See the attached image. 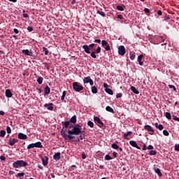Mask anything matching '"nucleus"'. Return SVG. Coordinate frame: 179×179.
<instances>
[{
    "instance_id": "obj_1",
    "label": "nucleus",
    "mask_w": 179,
    "mask_h": 179,
    "mask_svg": "<svg viewBox=\"0 0 179 179\" xmlns=\"http://www.w3.org/2000/svg\"><path fill=\"white\" fill-rule=\"evenodd\" d=\"M63 125H64L65 127H63V129L61 131V135L63 136L64 139L66 141H73V139H76V136H79L80 133H83V131L79 127H73V129L68 130L67 134H66V131H67V129L69 127L70 122L66 121L62 122Z\"/></svg>"
},
{
    "instance_id": "obj_2",
    "label": "nucleus",
    "mask_w": 179,
    "mask_h": 179,
    "mask_svg": "<svg viewBox=\"0 0 179 179\" xmlns=\"http://www.w3.org/2000/svg\"><path fill=\"white\" fill-rule=\"evenodd\" d=\"M28 166H29V164L24 160H17L13 163V168L27 167Z\"/></svg>"
},
{
    "instance_id": "obj_3",
    "label": "nucleus",
    "mask_w": 179,
    "mask_h": 179,
    "mask_svg": "<svg viewBox=\"0 0 179 179\" xmlns=\"http://www.w3.org/2000/svg\"><path fill=\"white\" fill-rule=\"evenodd\" d=\"M73 89L76 92H80L83 90V86L79 85L78 82L73 83Z\"/></svg>"
},
{
    "instance_id": "obj_4",
    "label": "nucleus",
    "mask_w": 179,
    "mask_h": 179,
    "mask_svg": "<svg viewBox=\"0 0 179 179\" xmlns=\"http://www.w3.org/2000/svg\"><path fill=\"white\" fill-rule=\"evenodd\" d=\"M22 53L24 55H27V56H30V57H36V55L34 54L33 52H32V50H28V49H26V50H22Z\"/></svg>"
},
{
    "instance_id": "obj_5",
    "label": "nucleus",
    "mask_w": 179,
    "mask_h": 179,
    "mask_svg": "<svg viewBox=\"0 0 179 179\" xmlns=\"http://www.w3.org/2000/svg\"><path fill=\"white\" fill-rule=\"evenodd\" d=\"M125 52H126L125 46L119 45L118 47L119 55L124 56L125 55Z\"/></svg>"
},
{
    "instance_id": "obj_6",
    "label": "nucleus",
    "mask_w": 179,
    "mask_h": 179,
    "mask_svg": "<svg viewBox=\"0 0 179 179\" xmlns=\"http://www.w3.org/2000/svg\"><path fill=\"white\" fill-rule=\"evenodd\" d=\"M108 87L110 86L108 85V83H103V87L105 88L106 92L110 95H113V92L112 91V90H110V88H108Z\"/></svg>"
},
{
    "instance_id": "obj_7",
    "label": "nucleus",
    "mask_w": 179,
    "mask_h": 179,
    "mask_svg": "<svg viewBox=\"0 0 179 179\" xmlns=\"http://www.w3.org/2000/svg\"><path fill=\"white\" fill-rule=\"evenodd\" d=\"M144 129L147 131H149L150 135H154V132H155L154 129L150 125H145Z\"/></svg>"
},
{
    "instance_id": "obj_8",
    "label": "nucleus",
    "mask_w": 179,
    "mask_h": 179,
    "mask_svg": "<svg viewBox=\"0 0 179 179\" xmlns=\"http://www.w3.org/2000/svg\"><path fill=\"white\" fill-rule=\"evenodd\" d=\"M94 120L95 122H97V123L99 124L98 126H99V127H104V122H103L100 120V117H94Z\"/></svg>"
},
{
    "instance_id": "obj_9",
    "label": "nucleus",
    "mask_w": 179,
    "mask_h": 179,
    "mask_svg": "<svg viewBox=\"0 0 179 179\" xmlns=\"http://www.w3.org/2000/svg\"><path fill=\"white\" fill-rule=\"evenodd\" d=\"M53 159L56 162L59 161L61 159V152H56L55 155H53Z\"/></svg>"
},
{
    "instance_id": "obj_10",
    "label": "nucleus",
    "mask_w": 179,
    "mask_h": 179,
    "mask_svg": "<svg viewBox=\"0 0 179 179\" xmlns=\"http://www.w3.org/2000/svg\"><path fill=\"white\" fill-rule=\"evenodd\" d=\"M129 144H130L131 146L134 147L135 148H136V149H138V150H141V147H139V146L138 145V144L136 143V141H134V140H131V141H129Z\"/></svg>"
},
{
    "instance_id": "obj_11",
    "label": "nucleus",
    "mask_w": 179,
    "mask_h": 179,
    "mask_svg": "<svg viewBox=\"0 0 179 179\" xmlns=\"http://www.w3.org/2000/svg\"><path fill=\"white\" fill-rule=\"evenodd\" d=\"M53 103H45L44 107L47 108L48 110H53L54 107H52Z\"/></svg>"
},
{
    "instance_id": "obj_12",
    "label": "nucleus",
    "mask_w": 179,
    "mask_h": 179,
    "mask_svg": "<svg viewBox=\"0 0 179 179\" xmlns=\"http://www.w3.org/2000/svg\"><path fill=\"white\" fill-rule=\"evenodd\" d=\"M27 135H26V134H22V133H19L18 134V138L20 139V140H27Z\"/></svg>"
},
{
    "instance_id": "obj_13",
    "label": "nucleus",
    "mask_w": 179,
    "mask_h": 179,
    "mask_svg": "<svg viewBox=\"0 0 179 179\" xmlns=\"http://www.w3.org/2000/svg\"><path fill=\"white\" fill-rule=\"evenodd\" d=\"M132 135V131H127L126 134H123V138L125 139V140H127V141H129V138L128 136Z\"/></svg>"
},
{
    "instance_id": "obj_14",
    "label": "nucleus",
    "mask_w": 179,
    "mask_h": 179,
    "mask_svg": "<svg viewBox=\"0 0 179 179\" xmlns=\"http://www.w3.org/2000/svg\"><path fill=\"white\" fill-rule=\"evenodd\" d=\"M83 48L84 50V51L87 53V54H90V45H83Z\"/></svg>"
},
{
    "instance_id": "obj_15",
    "label": "nucleus",
    "mask_w": 179,
    "mask_h": 179,
    "mask_svg": "<svg viewBox=\"0 0 179 179\" xmlns=\"http://www.w3.org/2000/svg\"><path fill=\"white\" fill-rule=\"evenodd\" d=\"M34 148H43V145L41 142L38 141L34 143Z\"/></svg>"
},
{
    "instance_id": "obj_16",
    "label": "nucleus",
    "mask_w": 179,
    "mask_h": 179,
    "mask_svg": "<svg viewBox=\"0 0 179 179\" xmlns=\"http://www.w3.org/2000/svg\"><path fill=\"white\" fill-rule=\"evenodd\" d=\"M143 59V55H140L138 58L137 61L138 62L139 65L143 66V62H142V59Z\"/></svg>"
},
{
    "instance_id": "obj_17",
    "label": "nucleus",
    "mask_w": 179,
    "mask_h": 179,
    "mask_svg": "<svg viewBox=\"0 0 179 179\" xmlns=\"http://www.w3.org/2000/svg\"><path fill=\"white\" fill-rule=\"evenodd\" d=\"M45 159H44V158H41V161H42V162H43V165L44 166H46L48 165V159H49V158H48V157L45 156Z\"/></svg>"
},
{
    "instance_id": "obj_18",
    "label": "nucleus",
    "mask_w": 179,
    "mask_h": 179,
    "mask_svg": "<svg viewBox=\"0 0 179 179\" xmlns=\"http://www.w3.org/2000/svg\"><path fill=\"white\" fill-rule=\"evenodd\" d=\"M154 171L158 175V176L162 177L163 176L162 172H161V169H160L155 167L154 168Z\"/></svg>"
},
{
    "instance_id": "obj_19",
    "label": "nucleus",
    "mask_w": 179,
    "mask_h": 179,
    "mask_svg": "<svg viewBox=\"0 0 179 179\" xmlns=\"http://www.w3.org/2000/svg\"><path fill=\"white\" fill-rule=\"evenodd\" d=\"M12 96H13L12 91L10 90H6V96L7 98H11Z\"/></svg>"
},
{
    "instance_id": "obj_20",
    "label": "nucleus",
    "mask_w": 179,
    "mask_h": 179,
    "mask_svg": "<svg viewBox=\"0 0 179 179\" xmlns=\"http://www.w3.org/2000/svg\"><path fill=\"white\" fill-rule=\"evenodd\" d=\"M130 90L132 91V92L135 94H139V91L136 90V87L131 86L130 87Z\"/></svg>"
},
{
    "instance_id": "obj_21",
    "label": "nucleus",
    "mask_w": 179,
    "mask_h": 179,
    "mask_svg": "<svg viewBox=\"0 0 179 179\" xmlns=\"http://www.w3.org/2000/svg\"><path fill=\"white\" fill-rule=\"evenodd\" d=\"M71 123L76 124L77 122V117L76 115L71 117L70 121H69Z\"/></svg>"
},
{
    "instance_id": "obj_22",
    "label": "nucleus",
    "mask_w": 179,
    "mask_h": 179,
    "mask_svg": "<svg viewBox=\"0 0 179 179\" xmlns=\"http://www.w3.org/2000/svg\"><path fill=\"white\" fill-rule=\"evenodd\" d=\"M51 92V89L48 86L45 87V94L48 95Z\"/></svg>"
},
{
    "instance_id": "obj_23",
    "label": "nucleus",
    "mask_w": 179,
    "mask_h": 179,
    "mask_svg": "<svg viewBox=\"0 0 179 179\" xmlns=\"http://www.w3.org/2000/svg\"><path fill=\"white\" fill-rule=\"evenodd\" d=\"M106 110H107L108 112L112 113V114H115L114 109H113L110 106H107L106 107Z\"/></svg>"
},
{
    "instance_id": "obj_24",
    "label": "nucleus",
    "mask_w": 179,
    "mask_h": 179,
    "mask_svg": "<svg viewBox=\"0 0 179 179\" xmlns=\"http://www.w3.org/2000/svg\"><path fill=\"white\" fill-rule=\"evenodd\" d=\"M155 127L157 129H159V131H162V129H164V128L162 124H159V123H157V122L155 123Z\"/></svg>"
},
{
    "instance_id": "obj_25",
    "label": "nucleus",
    "mask_w": 179,
    "mask_h": 179,
    "mask_svg": "<svg viewBox=\"0 0 179 179\" xmlns=\"http://www.w3.org/2000/svg\"><path fill=\"white\" fill-rule=\"evenodd\" d=\"M81 131H83V132L79 134V135H80L79 138H80V140L83 141V139H85V131L81 130Z\"/></svg>"
},
{
    "instance_id": "obj_26",
    "label": "nucleus",
    "mask_w": 179,
    "mask_h": 179,
    "mask_svg": "<svg viewBox=\"0 0 179 179\" xmlns=\"http://www.w3.org/2000/svg\"><path fill=\"white\" fill-rule=\"evenodd\" d=\"M91 91H92V93L93 94H97V92H98L97 87L96 86L92 87Z\"/></svg>"
},
{
    "instance_id": "obj_27",
    "label": "nucleus",
    "mask_w": 179,
    "mask_h": 179,
    "mask_svg": "<svg viewBox=\"0 0 179 179\" xmlns=\"http://www.w3.org/2000/svg\"><path fill=\"white\" fill-rule=\"evenodd\" d=\"M90 80H91V78L90 77V76H88L86 78H84V83H90Z\"/></svg>"
},
{
    "instance_id": "obj_28",
    "label": "nucleus",
    "mask_w": 179,
    "mask_h": 179,
    "mask_svg": "<svg viewBox=\"0 0 179 179\" xmlns=\"http://www.w3.org/2000/svg\"><path fill=\"white\" fill-rule=\"evenodd\" d=\"M6 135V131L5 130L0 131V137L3 138Z\"/></svg>"
},
{
    "instance_id": "obj_29",
    "label": "nucleus",
    "mask_w": 179,
    "mask_h": 179,
    "mask_svg": "<svg viewBox=\"0 0 179 179\" xmlns=\"http://www.w3.org/2000/svg\"><path fill=\"white\" fill-rule=\"evenodd\" d=\"M97 13H98L99 15H101V16H102L103 17H106V14L105 12H103V11L98 10V11H97Z\"/></svg>"
},
{
    "instance_id": "obj_30",
    "label": "nucleus",
    "mask_w": 179,
    "mask_h": 179,
    "mask_svg": "<svg viewBox=\"0 0 179 179\" xmlns=\"http://www.w3.org/2000/svg\"><path fill=\"white\" fill-rule=\"evenodd\" d=\"M24 173H18L16 175V177H19L20 179H22V178L24 176Z\"/></svg>"
},
{
    "instance_id": "obj_31",
    "label": "nucleus",
    "mask_w": 179,
    "mask_h": 179,
    "mask_svg": "<svg viewBox=\"0 0 179 179\" xmlns=\"http://www.w3.org/2000/svg\"><path fill=\"white\" fill-rule=\"evenodd\" d=\"M44 80V78L42 77H39L37 80V82L38 83V85H42L43 82Z\"/></svg>"
},
{
    "instance_id": "obj_32",
    "label": "nucleus",
    "mask_w": 179,
    "mask_h": 179,
    "mask_svg": "<svg viewBox=\"0 0 179 179\" xmlns=\"http://www.w3.org/2000/svg\"><path fill=\"white\" fill-rule=\"evenodd\" d=\"M66 96V91H63V94H62V96L61 97V101H64Z\"/></svg>"
},
{
    "instance_id": "obj_33",
    "label": "nucleus",
    "mask_w": 179,
    "mask_h": 179,
    "mask_svg": "<svg viewBox=\"0 0 179 179\" xmlns=\"http://www.w3.org/2000/svg\"><path fill=\"white\" fill-rule=\"evenodd\" d=\"M165 117L166 118H167L168 120H171V114L169 112H166L165 113Z\"/></svg>"
},
{
    "instance_id": "obj_34",
    "label": "nucleus",
    "mask_w": 179,
    "mask_h": 179,
    "mask_svg": "<svg viewBox=\"0 0 179 179\" xmlns=\"http://www.w3.org/2000/svg\"><path fill=\"white\" fill-rule=\"evenodd\" d=\"M116 9L118 10H120L121 12H123V10H124V7L122 6H117Z\"/></svg>"
},
{
    "instance_id": "obj_35",
    "label": "nucleus",
    "mask_w": 179,
    "mask_h": 179,
    "mask_svg": "<svg viewBox=\"0 0 179 179\" xmlns=\"http://www.w3.org/2000/svg\"><path fill=\"white\" fill-rule=\"evenodd\" d=\"M87 125L88 127L93 128L94 127V122L92 121H88L87 122Z\"/></svg>"
},
{
    "instance_id": "obj_36",
    "label": "nucleus",
    "mask_w": 179,
    "mask_h": 179,
    "mask_svg": "<svg viewBox=\"0 0 179 179\" xmlns=\"http://www.w3.org/2000/svg\"><path fill=\"white\" fill-rule=\"evenodd\" d=\"M112 148L115 149V150H118L120 148V147L117 145V143H113L112 144Z\"/></svg>"
},
{
    "instance_id": "obj_37",
    "label": "nucleus",
    "mask_w": 179,
    "mask_h": 179,
    "mask_svg": "<svg viewBox=\"0 0 179 179\" xmlns=\"http://www.w3.org/2000/svg\"><path fill=\"white\" fill-rule=\"evenodd\" d=\"M9 145L10 146H13L15 145V138H12L9 140Z\"/></svg>"
},
{
    "instance_id": "obj_38",
    "label": "nucleus",
    "mask_w": 179,
    "mask_h": 179,
    "mask_svg": "<svg viewBox=\"0 0 179 179\" xmlns=\"http://www.w3.org/2000/svg\"><path fill=\"white\" fill-rule=\"evenodd\" d=\"M43 51L45 52V55H48L49 53V50L45 48V46H43V48H42Z\"/></svg>"
},
{
    "instance_id": "obj_39",
    "label": "nucleus",
    "mask_w": 179,
    "mask_h": 179,
    "mask_svg": "<svg viewBox=\"0 0 179 179\" xmlns=\"http://www.w3.org/2000/svg\"><path fill=\"white\" fill-rule=\"evenodd\" d=\"M135 59H136V52L130 54V59L131 60H134Z\"/></svg>"
},
{
    "instance_id": "obj_40",
    "label": "nucleus",
    "mask_w": 179,
    "mask_h": 179,
    "mask_svg": "<svg viewBox=\"0 0 179 179\" xmlns=\"http://www.w3.org/2000/svg\"><path fill=\"white\" fill-rule=\"evenodd\" d=\"M113 158L111 157V156H110L109 155H105V159L106 161H110Z\"/></svg>"
},
{
    "instance_id": "obj_41",
    "label": "nucleus",
    "mask_w": 179,
    "mask_h": 179,
    "mask_svg": "<svg viewBox=\"0 0 179 179\" xmlns=\"http://www.w3.org/2000/svg\"><path fill=\"white\" fill-rule=\"evenodd\" d=\"M27 150L33 149L34 148V143H30L29 145L27 147Z\"/></svg>"
},
{
    "instance_id": "obj_42",
    "label": "nucleus",
    "mask_w": 179,
    "mask_h": 179,
    "mask_svg": "<svg viewBox=\"0 0 179 179\" xmlns=\"http://www.w3.org/2000/svg\"><path fill=\"white\" fill-rule=\"evenodd\" d=\"M157 154V150H150L149 152V155H156Z\"/></svg>"
},
{
    "instance_id": "obj_43",
    "label": "nucleus",
    "mask_w": 179,
    "mask_h": 179,
    "mask_svg": "<svg viewBox=\"0 0 179 179\" xmlns=\"http://www.w3.org/2000/svg\"><path fill=\"white\" fill-rule=\"evenodd\" d=\"M96 51L91 52V57H93V59H96L97 58V56H96Z\"/></svg>"
},
{
    "instance_id": "obj_44",
    "label": "nucleus",
    "mask_w": 179,
    "mask_h": 179,
    "mask_svg": "<svg viewBox=\"0 0 179 179\" xmlns=\"http://www.w3.org/2000/svg\"><path fill=\"white\" fill-rule=\"evenodd\" d=\"M6 131H7L8 134H11L12 133L11 127H9V126H7L6 127Z\"/></svg>"
},
{
    "instance_id": "obj_45",
    "label": "nucleus",
    "mask_w": 179,
    "mask_h": 179,
    "mask_svg": "<svg viewBox=\"0 0 179 179\" xmlns=\"http://www.w3.org/2000/svg\"><path fill=\"white\" fill-rule=\"evenodd\" d=\"M163 135L165 136H169V131L163 130Z\"/></svg>"
},
{
    "instance_id": "obj_46",
    "label": "nucleus",
    "mask_w": 179,
    "mask_h": 179,
    "mask_svg": "<svg viewBox=\"0 0 179 179\" xmlns=\"http://www.w3.org/2000/svg\"><path fill=\"white\" fill-rule=\"evenodd\" d=\"M102 46H108V41H105V40H103L102 42Z\"/></svg>"
},
{
    "instance_id": "obj_47",
    "label": "nucleus",
    "mask_w": 179,
    "mask_h": 179,
    "mask_svg": "<svg viewBox=\"0 0 179 179\" xmlns=\"http://www.w3.org/2000/svg\"><path fill=\"white\" fill-rule=\"evenodd\" d=\"M78 127V128H80V125L78 124L77 126H73V125L71 124V123H69V129H71V128L73 129V127Z\"/></svg>"
},
{
    "instance_id": "obj_48",
    "label": "nucleus",
    "mask_w": 179,
    "mask_h": 179,
    "mask_svg": "<svg viewBox=\"0 0 179 179\" xmlns=\"http://www.w3.org/2000/svg\"><path fill=\"white\" fill-rule=\"evenodd\" d=\"M169 89H173V91H176L177 90L176 88V86L169 85Z\"/></svg>"
},
{
    "instance_id": "obj_49",
    "label": "nucleus",
    "mask_w": 179,
    "mask_h": 179,
    "mask_svg": "<svg viewBox=\"0 0 179 179\" xmlns=\"http://www.w3.org/2000/svg\"><path fill=\"white\" fill-rule=\"evenodd\" d=\"M94 46H95L94 43H92V44L89 45L90 50L91 48V50H94Z\"/></svg>"
},
{
    "instance_id": "obj_50",
    "label": "nucleus",
    "mask_w": 179,
    "mask_h": 179,
    "mask_svg": "<svg viewBox=\"0 0 179 179\" xmlns=\"http://www.w3.org/2000/svg\"><path fill=\"white\" fill-rule=\"evenodd\" d=\"M144 13H150V10L148 9V8H144Z\"/></svg>"
},
{
    "instance_id": "obj_51",
    "label": "nucleus",
    "mask_w": 179,
    "mask_h": 179,
    "mask_svg": "<svg viewBox=\"0 0 179 179\" xmlns=\"http://www.w3.org/2000/svg\"><path fill=\"white\" fill-rule=\"evenodd\" d=\"M105 50H106V51H110V45H108H108L106 46Z\"/></svg>"
},
{
    "instance_id": "obj_52",
    "label": "nucleus",
    "mask_w": 179,
    "mask_h": 179,
    "mask_svg": "<svg viewBox=\"0 0 179 179\" xmlns=\"http://www.w3.org/2000/svg\"><path fill=\"white\" fill-rule=\"evenodd\" d=\"M101 50V48H100V46H98V48L96 50H95L96 53H100Z\"/></svg>"
},
{
    "instance_id": "obj_53",
    "label": "nucleus",
    "mask_w": 179,
    "mask_h": 179,
    "mask_svg": "<svg viewBox=\"0 0 179 179\" xmlns=\"http://www.w3.org/2000/svg\"><path fill=\"white\" fill-rule=\"evenodd\" d=\"M122 94L120 92L119 94H116V98L120 99L122 98Z\"/></svg>"
},
{
    "instance_id": "obj_54",
    "label": "nucleus",
    "mask_w": 179,
    "mask_h": 179,
    "mask_svg": "<svg viewBox=\"0 0 179 179\" xmlns=\"http://www.w3.org/2000/svg\"><path fill=\"white\" fill-rule=\"evenodd\" d=\"M173 120H174L176 121H178V122H179V117H178L175 115H173Z\"/></svg>"
},
{
    "instance_id": "obj_55",
    "label": "nucleus",
    "mask_w": 179,
    "mask_h": 179,
    "mask_svg": "<svg viewBox=\"0 0 179 179\" xmlns=\"http://www.w3.org/2000/svg\"><path fill=\"white\" fill-rule=\"evenodd\" d=\"M175 150H176V151H179V144H176V145H175Z\"/></svg>"
},
{
    "instance_id": "obj_56",
    "label": "nucleus",
    "mask_w": 179,
    "mask_h": 179,
    "mask_svg": "<svg viewBox=\"0 0 179 179\" xmlns=\"http://www.w3.org/2000/svg\"><path fill=\"white\" fill-rule=\"evenodd\" d=\"M13 31H14V33L16 34H19V29H18L15 28V29H13Z\"/></svg>"
},
{
    "instance_id": "obj_57",
    "label": "nucleus",
    "mask_w": 179,
    "mask_h": 179,
    "mask_svg": "<svg viewBox=\"0 0 179 179\" xmlns=\"http://www.w3.org/2000/svg\"><path fill=\"white\" fill-rule=\"evenodd\" d=\"M27 29L29 31H32L34 30L33 27H28L27 28Z\"/></svg>"
},
{
    "instance_id": "obj_58",
    "label": "nucleus",
    "mask_w": 179,
    "mask_h": 179,
    "mask_svg": "<svg viewBox=\"0 0 179 179\" xmlns=\"http://www.w3.org/2000/svg\"><path fill=\"white\" fill-rule=\"evenodd\" d=\"M117 18H119L120 20H123V19H124V17H123V16L122 15H117Z\"/></svg>"
},
{
    "instance_id": "obj_59",
    "label": "nucleus",
    "mask_w": 179,
    "mask_h": 179,
    "mask_svg": "<svg viewBox=\"0 0 179 179\" xmlns=\"http://www.w3.org/2000/svg\"><path fill=\"white\" fill-rule=\"evenodd\" d=\"M0 159H1V161H6V157L3 156V155H1V156L0 157Z\"/></svg>"
},
{
    "instance_id": "obj_60",
    "label": "nucleus",
    "mask_w": 179,
    "mask_h": 179,
    "mask_svg": "<svg viewBox=\"0 0 179 179\" xmlns=\"http://www.w3.org/2000/svg\"><path fill=\"white\" fill-rule=\"evenodd\" d=\"M157 14H158L159 16H162V11L161 10H159L157 11Z\"/></svg>"
},
{
    "instance_id": "obj_61",
    "label": "nucleus",
    "mask_w": 179,
    "mask_h": 179,
    "mask_svg": "<svg viewBox=\"0 0 179 179\" xmlns=\"http://www.w3.org/2000/svg\"><path fill=\"white\" fill-rule=\"evenodd\" d=\"M82 158H83V159H86V155H85V152H83V154H82Z\"/></svg>"
},
{
    "instance_id": "obj_62",
    "label": "nucleus",
    "mask_w": 179,
    "mask_h": 179,
    "mask_svg": "<svg viewBox=\"0 0 179 179\" xmlns=\"http://www.w3.org/2000/svg\"><path fill=\"white\" fill-rule=\"evenodd\" d=\"M90 85L91 86H93V85H94V82H93V80H92V78H90Z\"/></svg>"
},
{
    "instance_id": "obj_63",
    "label": "nucleus",
    "mask_w": 179,
    "mask_h": 179,
    "mask_svg": "<svg viewBox=\"0 0 179 179\" xmlns=\"http://www.w3.org/2000/svg\"><path fill=\"white\" fill-rule=\"evenodd\" d=\"M101 42V41L100 39H95L94 40V43H100Z\"/></svg>"
},
{
    "instance_id": "obj_64",
    "label": "nucleus",
    "mask_w": 179,
    "mask_h": 179,
    "mask_svg": "<svg viewBox=\"0 0 179 179\" xmlns=\"http://www.w3.org/2000/svg\"><path fill=\"white\" fill-rule=\"evenodd\" d=\"M148 150H153V149H154V146H152V145H148Z\"/></svg>"
}]
</instances>
